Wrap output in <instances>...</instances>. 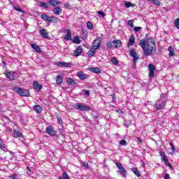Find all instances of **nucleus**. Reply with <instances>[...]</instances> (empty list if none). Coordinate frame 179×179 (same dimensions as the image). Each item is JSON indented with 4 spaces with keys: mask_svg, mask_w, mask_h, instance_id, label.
<instances>
[{
    "mask_svg": "<svg viewBox=\"0 0 179 179\" xmlns=\"http://www.w3.org/2000/svg\"><path fill=\"white\" fill-rule=\"evenodd\" d=\"M33 87L38 92H40V90L43 89V86L41 84H38V82L37 81H34Z\"/></svg>",
    "mask_w": 179,
    "mask_h": 179,
    "instance_id": "14",
    "label": "nucleus"
},
{
    "mask_svg": "<svg viewBox=\"0 0 179 179\" xmlns=\"http://www.w3.org/2000/svg\"><path fill=\"white\" fill-rule=\"evenodd\" d=\"M13 91L17 93L20 96H22L24 97H29V96H30V92L26 89L14 87Z\"/></svg>",
    "mask_w": 179,
    "mask_h": 179,
    "instance_id": "2",
    "label": "nucleus"
},
{
    "mask_svg": "<svg viewBox=\"0 0 179 179\" xmlns=\"http://www.w3.org/2000/svg\"><path fill=\"white\" fill-rule=\"evenodd\" d=\"M57 66H59V68H71L72 66V63L71 62H57L56 64Z\"/></svg>",
    "mask_w": 179,
    "mask_h": 179,
    "instance_id": "9",
    "label": "nucleus"
},
{
    "mask_svg": "<svg viewBox=\"0 0 179 179\" xmlns=\"http://www.w3.org/2000/svg\"><path fill=\"white\" fill-rule=\"evenodd\" d=\"M84 93L85 94H86V96H89V94H90V92H89V90H84Z\"/></svg>",
    "mask_w": 179,
    "mask_h": 179,
    "instance_id": "51",
    "label": "nucleus"
},
{
    "mask_svg": "<svg viewBox=\"0 0 179 179\" xmlns=\"http://www.w3.org/2000/svg\"><path fill=\"white\" fill-rule=\"evenodd\" d=\"M63 80H64L62 79V78L60 76H58L56 78V82H57V85H61V83H62Z\"/></svg>",
    "mask_w": 179,
    "mask_h": 179,
    "instance_id": "33",
    "label": "nucleus"
},
{
    "mask_svg": "<svg viewBox=\"0 0 179 179\" xmlns=\"http://www.w3.org/2000/svg\"><path fill=\"white\" fill-rule=\"evenodd\" d=\"M169 145L172 149V152L173 153H174L176 152V148L174 147V144H173V143H169Z\"/></svg>",
    "mask_w": 179,
    "mask_h": 179,
    "instance_id": "43",
    "label": "nucleus"
},
{
    "mask_svg": "<svg viewBox=\"0 0 179 179\" xmlns=\"http://www.w3.org/2000/svg\"><path fill=\"white\" fill-rule=\"evenodd\" d=\"M27 169L29 170V171H31V170H30L29 167H27Z\"/></svg>",
    "mask_w": 179,
    "mask_h": 179,
    "instance_id": "55",
    "label": "nucleus"
},
{
    "mask_svg": "<svg viewBox=\"0 0 179 179\" xmlns=\"http://www.w3.org/2000/svg\"><path fill=\"white\" fill-rule=\"evenodd\" d=\"M164 179H170V175L169 173H166L164 176Z\"/></svg>",
    "mask_w": 179,
    "mask_h": 179,
    "instance_id": "50",
    "label": "nucleus"
},
{
    "mask_svg": "<svg viewBox=\"0 0 179 179\" xmlns=\"http://www.w3.org/2000/svg\"><path fill=\"white\" fill-rule=\"evenodd\" d=\"M97 13H98V15H100L102 17H104V16H106V13H104V12H103V11L99 10V11H97Z\"/></svg>",
    "mask_w": 179,
    "mask_h": 179,
    "instance_id": "44",
    "label": "nucleus"
},
{
    "mask_svg": "<svg viewBox=\"0 0 179 179\" xmlns=\"http://www.w3.org/2000/svg\"><path fill=\"white\" fill-rule=\"evenodd\" d=\"M75 110H80V111H90L89 106H85L83 103H76L73 106Z\"/></svg>",
    "mask_w": 179,
    "mask_h": 179,
    "instance_id": "4",
    "label": "nucleus"
},
{
    "mask_svg": "<svg viewBox=\"0 0 179 179\" xmlns=\"http://www.w3.org/2000/svg\"><path fill=\"white\" fill-rule=\"evenodd\" d=\"M46 134H48V135H50V136H55V131H54V129L52 128V127L49 126L46 128L45 130Z\"/></svg>",
    "mask_w": 179,
    "mask_h": 179,
    "instance_id": "12",
    "label": "nucleus"
},
{
    "mask_svg": "<svg viewBox=\"0 0 179 179\" xmlns=\"http://www.w3.org/2000/svg\"><path fill=\"white\" fill-rule=\"evenodd\" d=\"M87 27L89 30H92V29H93V24L90 21H88L87 22Z\"/></svg>",
    "mask_w": 179,
    "mask_h": 179,
    "instance_id": "36",
    "label": "nucleus"
},
{
    "mask_svg": "<svg viewBox=\"0 0 179 179\" xmlns=\"http://www.w3.org/2000/svg\"><path fill=\"white\" fill-rule=\"evenodd\" d=\"M168 51L169 52V57H174V55H176V53H174V48H173V47L169 46Z\"/></svg>",
    "mask_w": 179,
    "mask_h": 179,
    "instance_id": "24",
    "label": "nucleus"
},
{
    "mask_svg": "<svg viewBox=\"0 0 179 179\" xmlns=\"http://www.w3.org/2000/svg\"><path fill=\"white\" fill-rule=\"evenodd\" d=\"M57 121L59 122V124H62V119L61 117H57Z\"/></svg>",
    "mask_w": 179,
    "mask_h": 179,
    "instance_id": "52",
    "label": "nucleus"
},
{
    "mask_svg": "<svg viewBox=\"0 0 179 179\" xmlns=\"http://www.w3.org/2000/svg\"><path fill=\"white\" fill-rule=\"evenodd\" d=\"M164 106H166V101L159 99L155 102L154 107H155V110H162V108H164Z\"/></svg>",
    "mask_w": 179,
    "mask_h": 179,
    "instance_id": "6",
    "label": "nucleus"
},
{
    "mask_svg": "<svg viewBox=\"0 0 179 179\" xmlns=\"http://www.w3.org/2000/svg\"><path fill=\"white\" fill-rule=\"evenodd\" d=\"M95 54H96V49H94L93 48H91L87 52L88 57H94Z\"/></svg>",
    "mask_w": 179,
    "mask_h": 179,
    "instance_id": "23",
    "label": "nucleus"
},
{
    "mask_svg": "<svg viewBox=\"0 0 179 179\" xmlns=\"http://www.w3.org/2000/svg\"><path fill=\"white\" fill-rule=\"evenodd\" d=\"M41 19H43V20H45V22H50V17L48 15H45V14H42L41 15Z\"/></svg>",
    "mask_w": 179,
    "mask_h": 179,
    "instance_id": "29",
    "label": "nucleus"
},
{
    "mask_svg": "<svg viewBox=\"0 0 179 179\" xmlns=\"http://www.w3.org/2000/svg\"><path fill=\"white\" fill-rule=\"evenodd\" d=\"M39 6L40 8H45V9L50 7V6H48V3L42 1H39Z\"/></svg>",
    "mask_w": 179,
    "mask_h": 179,
    "instance_id": "26",
    "label": "nucleus"
},
{
    "mask_svg": "<svg viewBox=\"0 0 179 179\" xmlns=\"http://www.w3.org/2000/svg\"><path fill=\"white\" fill-rule=\"evenodd\" d=\"M90 71L92 72H94V73H100L101 72L100 69H99V67H95V68L92 67L90 69Z\"/></svg>",
    "mask_w": 179,
    "mask_h": 179,
    "instance_id": "30",
    "label": "nucleus"
},
{
    "mask_svg": "<svg viewBox=\"0 0 179 179\" xmlns=\"http://www.w3.org/2000/svg\"><path fill=\"white\" fill-rule=\"evenodd\" d=\"M0 149L2 150H6V147H5V144L2 143V139L0 138Z\"/></svg>",
    "mask_w": 179,
    "mask_h": 179,
    "instance_id": "37",
    "label": "nucleus"
},
{
    "mask_svg": "<svg viewBox=\"0 0 179 179\" xmlns=\"http://www.w3.org/2000/svg\"><path fill=\"white\" fill-rule=\"evenodd\" d=\"M83 167H85V169H89V164L87 162H83Z\"/></svg>",
    "mask_w": 179,
    "mask_h": 179,
    "instance_id": "47",
    "label": "nucleus"
},
{
    "mask_svg": "<svg viewBox=\"0 0 179 179\" xmlns=\"http://www.w3.org/2000/svg\"><path fill=\"white\" fill-rule=\"evenodd\" d=\"M175 26L177 29H178L179 30V18H177L176 20H175Z\"/></svg>",
    "mask_w": 179,
    "mask_h": 179,
    "instance_id": "41",
    "label": "nucleus"
},
{
    "mask_svg": "<svg viewBox=\"0 0 179 179\" xmlns=\"http://www.w3.org/2000/svg\"><path fill=\"white\" fill-rule=\"evenodd\" d=\"M2 111V106L0 105V113Z\"/></svg>",
    "mask_w": 179,
    "mask_h": 179,
    "instance_id": "54",
    "label": "nucleus"
},
{
    "mask_svg": "<svg viewBox=\"0 0 179 179\" xmlns=\"http://www.w3.org/2000/svg\"><path fill=\"white\" fill-rule=\"evenodd\" d=\"M122 45V43L121 42V40H116L113 41H109L106 44V47L108 48H118Z\"/></svg>",
    "mask_w": 179,
    "mask_h": 179,
    "instance_id": "3",
    "label": "nucleus"
},
{
    "mask_svg": "<svg viewBox=\"0 0 179 179\" xmlns=\"http://www.w3.org/2000/svg\"><path fill=\"white\" fill-rule=\"evenodd\" d=\"M59 3L58 0H49V5H50V6H57V5H59Z\"/></svg>",
    "mask_w": 179,
    "mask_h": 179,
    "instance_id": "22",
    "label": "nucleus"
},
{
    "mask_svg": "<svg viewBox=\"0 0 179 179\" xmlns=\"http://www.w3.org/2000/svg\"><path fill=\"white\" fill-rule=\"evenodd\" d=\"M73 43H74L75 44H80V38H79L78 36H76L73 38Z\"/></svg>",
    "mask_w": 179,
    "mask_h": 179,
    "instance_id": "31",
    "label": "nucleus"
},
{
    "mask_svg": "<svg viewBox=\"0 0 179 179\" xmlns=\"http://www.w3.org/2000/svg\"><path fill=\"white\" fill-rule=\"evenodd\" d=\"M66 33L67 34L64 36V39L67 41L72 40V34L71 32V30L67 29Z\"/></svg>",
    "mask_w": 179,
    "mask_h": 179,
    "instance_id": "19",
    "label": "nucleus"
},
{
    "mask_svg": "<svg viewBox=\"0 0 179 179\" xmlns=\"http://www.w3.org/2000/svg\"><path fill=\"white\" fill-rule=\"evenodd\" d=\"M141 27H134V31H136V32H138V31H139V30H141Z\"/></svg>",
    "mask_w": 179,
    "mask_h": 179,
    "instance_id": "49",
    "label": "nucleus"
},
{
    "mask_svg": "<svg viewBox=\"0 0 179 179\" xmlns=\"http://www.w3.org/2000/svg\"><path fill=\"white\" fill-rule=\"evenodd\" d=\"M148 2H152L154 5H157V6H160V1L159 0H147Z\"/></svg>",
    "mask_w": 179,
    "mask_h": 179,
    "instance_id": "34",
    "label": "nucleus"
},
{
    "mask_svg": "<svg viewBox=\"0 0 179 179\" xmlns=\"http://www.w3.org/2000/svg\"><path fill=\"white\" fill-rule=\"evenodd\" d=\"M59 179H62V178H59Z\"/></svg>",
    "mask_w": 179,
    "mask_h": 179,
    "instance_id": "56",
    "label": "nucleus"
},
{
    "mask_svg": "<svg viewBox=\"0 0 179 179\" xmlns=\"http://www.w3.org/2000/svg\"><path fill=\"white\" fill-rule=\"evenodd\" d=\"M31 48H33L34 50H35V51H36V52H41V48H40V47L34 43H31Z\"/></svg>",
    "mask_w": 179,
    "mask_h": 179,
    "instance_id": "21",
    "label": "nucleus"
},
{
    "mask_svg": "<svg viewBox=\"0 0 179 179\" xmlns=\"http://www.w3.org/2000/svg\"><path fill=\"white\" fill-rule=\"evenodd\" d=\"M138 45L141 47L143 54L145 57H150V55H153L157 50V48L156 47V41L153 37H148L146 39L140 40Z\"/></svg>",
    "mask_w": 179,
    "mask_h": 179,
    "instance_id": "1",
    "label": "nucleus"
},
{
    "mask_svg": "<svg viewBox=\"0 0 179 179\" xmlns=\"http://www.w3.org/2000/svg\"><path fill=\"white\" fill-rule=\"evenodd\" d=\"M130 56L132 57L134 59V62H136V60L138 59L139 56H138V53H136V51L134 50V49H131L129 50Z\"/></svg>",
    "mask_w": 179,
    "mask_h": 179,
    "instance_id": "10",
    "label": "nucleus"
},
{
    "mask_svg": "<svg viewBox=\"0 0 179 179\" xmlns=\"http://www.w3.org/2000/svg\"><path fill=\"white\" fill-rule=\"evenodd\" d=\"M127 24L130 26V27H134V21H132V20H129Z\"/></svg>",
    "mask_w": 179,
    "mask_h": 179,
    "instance_id": "45",
    "label": "nucleus"
},
{
    "mask_svg": "<svg viewBox=\"0 0 179 179\" xmlns=\"http://www.w3.org/2000/svg\"><path fill=\"white\" fill-rule=\"evenodd\" d=\"M124 6H126L127 8H131V6H133V5H132V3L129 1H125Z\"/></svg>",
    "mask_w": 179,
    "mask_h": 179,
    "instance_id": "39",
    "label": "nucleus"
},
{
    "mask_svg": "<svg viewBox=\"0 0 179 179\" xmlns=\"http://www.w3.org/2000/svg\"><path fill=\"white\" fill-rule=\"evenodd\" d=\"M137 141L140 143H142V138H137Z\"/></svg>",
    "mask_w": 179,
    "mask_h": 179,
    "instance_id": "53",
    "label": "nucleus"
},
{
    "mask_svg": "<svg viewBox=\"0 0 179 179\" xmlns=\"http://www.w3.org/2000/svg\"><path fill=\"white\" fill-rule=\"evenodd\" d=\"M116 166L120 170V173H122L123 177H127V171L122 166V164L120 162H116L115 163Z\"/></svg>",
    "mask_w": 179,
    "mask_h": 179,
    "instance_id": "8",
    "label": "nucleus"
},
{
    "mask_svg": "<svg viewBox=\"0 0 179 179\" xmlns=\"http://www.w3.org/2000/svg\"><path fill=\"white\" fill-rule=\"evenodd\" d=\"M83 51L82 46H78L74 52V57H79Z\"/></svg>",
    "mask_w": 179,
    "mask_h": 179,
    "instance_id": "16",
    "label": "nucleus"
},
{
    "mask_svg": "<svg viewBox=\"0 0 179 179\" xmlns=\"http://www.w3.org/2000/svg\"><path fill=\"white\" fill-rule=\"evenodd\" d=\"M131 171H133V173H134L137 177H141V172H139L138 168H132Z\"/></svg>",
    "mask_w": 179,
    "mask_h": 179,
    "instance_id": "27",
    "label": "nucleus"
},
{
    "mask_svg": "<svg viewBox=\"0 0 179 179\" xmlns=\"http://www.w3.org/2000/svg\"><path fill=\"white\" fill-rule=\"evenodd\" d=\"M40 34L43 37V38H48V33L45 29H41Z\"/></svg>",
    "mask_w": 179,
    "mask_h": 179,
    "instance_id": "18",
    "label": "nucleus"
},
{
    "mask_svg": "<svg viewBox=\"0 0 179 179\" xmlns=\"http://www.w3.org/2000/svg\"><path fill=\"white\" fill-rule=\"evenodd\" d=\"M64 7L68 8V9H71V8H72V6L67 3L64 4Z\"/></svg>",
    "mask_w": 179,
    "mask_h": 179,
    "instance_id": "48",
    "label": "nucleus"
},
{
    "mask_svg": "<svg viewBox=\"0 0 179 179\" xmlns=\"http://www.w3.org/2000/svg\"><path fill=\"white\" fill-rule=\"evenodd\" d=\"M15 10H17V12H20L21 13H23V10L19 7L14 6Z\"/></svg>",
    "mask_w": 179,
    "mask_h": 179,
    "instance_id": "42",
    "label": "nucleus"
},
{
    "mask_svg": "<svg viewBox=\"0 0 179 179\" xmlns=\"http://www.w3.org/2000/svg\"><path fill=\"white\" fill-rule=\"evenodd\" d=\"M13 138H23V134L19 130H14L13 132Z\"/></svg>",
    "mask_w": 179,
    "mask_h": 179,
    "instance_id": "15",
    "label": "nucleus"
},
{
    "mask_svg": "<svg viewBox=\"0 0 179 179\" xmlns=\"http://www.w3.org/2000/svg\"><path fill=\"white\" fill-rule=\"evenodd\" d=\"M6 76L8 79H10V80H15V78H16V73L10 71L6 73Z\"/></svg>",
    "mask_w": 179,
    "mask_h": 179,
    "instance_id": "13",
    "label": "nucleus"
},
{
    "mask_svg": "<svg viewBox=\"0 0 179 179\" xmlns=\"http://www.w3.org/2000/svg\"><path fill=\"white\" fill-rule=\"evenodd\" d=\"M148 69L150 71V72H149L150 78H154V76H155V71L156 69V67L153 64H149Z\"/></svg>",
    "mask_w": 179,
    "mask_h": 179,
    "instance_id": "11",
    "label": "nucleus"
},
{
    "mask_svg": "<svg viewBox=\"0 0 179 179\" xmlns=\"http://www.w3.org/2000/svg\"><path fill=\"white\" fill-rule=\"evenodd\" d=\"M10 178L12 179H19V176L17 174H12Z\"/></svg>",
    "mask_w": 179,
    "mask_h": 179,
    "instance_id": "46",
    "label": "nucleus"
},
{
    "mask_svg": "<svg viewBox=\"0 0 179 179\" xmlns=\"http://www.w3.org/2000/svg\"><path fill=\"white\" fill-rule=\"evenodd\" d=\"M101 38L100 37H97L92 43V48L94 50H99L101 45Z\"/></svg>",
    "mask_w": 179,
    "mask_h": 179,
    "instance_id": "7",
    "label": "nucleus"
},
{
    "mask_svg": "<svg viewBox=\"0 0 179 179\" xmlns=\"http://www.w3.org/2000/svg\"><path fill=\"white\" fill-rule=\"evenodd\" d=\"M53 12H54L55 15H59V13H61V12H62V10L61 9V8L57 7L53 9Z\"/></svg>",
    "mask_w": 179,
    "mask_h": 179,
    "instance_id": "28",
    "label": "nucleus"
},
{
    "mask_svg": "<svg viewBox=\"0 0 179 179\" xmlns=\"http://www.w3.org/2000/svg\"><path fill=\"white\" fill-rule=\"evenodd\" d=\"M134 44H135V36L131 35L129 39L127 47H129L130 45H134Z\"/></svg>",
    "mask_w": 179,
    "mask_h": 179,
    "instance_id": "17",
    "label": "nucleus"
},
{
    "mask_svg": "<svg viewBox=\"0 0 179 179\" xmlns=\"http://www.w3.org/2000/svg\"><path fill=\"white\" fill-rule=\"evenodd\" d=\"M120 144L122 145V146H127V141L125 140H121L120 141Z\"/></svg>",
    "mask_w": 179,
    "mask_h": 179,
    "instance_id": "40",
    "label": "nucleus"
},
{
    "mask_svg": "<svg viewBox=\"0 0 179 179\" xmlns=\"http://www.w3.org/2000/svg\"><path fill=\"white\" fill-rule=\"evenodd\" d=\"M49 22H54L55 23H57V22H58V17H55V16L50 17Z\"/></svg>",
    "mask_w": 179,
    "mask_h": 179,
    "instance_id": "32",
    "label": "nucleus"
},
{
    "mask_svg": "<svg viewBox=\"0 0 179 179\" xmlns=\"http://www.w3.org/2000/svg\"><path fill=\"white\" fill-rule=\"evenodd\" d=\"M159 155H160L163 162H164L165 166H167V167H169V169H173L171 164H170V162H169V158H167V155H166V152H164V151H160Z\"/></svg>",
    "mask_w": 179,
    "mask_h": 179,
    "instance_id": "5",
    "label": "nucleus"
},
{
    "mask_svg": "<svg viewBox=\"0 0 179 179\" xmlns=\"http://www.w3.org/2000/svg\"><path fill=\"white\" fill-rule=\"evenodd\" d=\"M34 110H35V111H36V113H40L43 111V108H41V106H40L38 105H36L34 106Z\"/></svg>",
    "mask_w": 179,
    "mask_h": 179,
    "instance_id": "25",
    "label": "nucleus"
},
{
    "mask_svg": "<svg viewBox=\"0 0 179 179\" xmlns=\"http://www.w3.org/2000/svg\"><path fill=\"white\" fill-rule=\"evenodd\" d=\"M111 62L113 64V65H117V64H118V60H117V57H113L111 59Z\"/></svg>",
    "mask_w": 179,
    "mask_h": 179,
    "instance_id": "38",
    "label": "nucleus"
},
{
    "mask_svg": "<svg viewBox=\"0 0 179 179\" xmlns=\"http://www.w3.org/2000/svg\"><path fill=\"white\" fill-rule=\"evenodd\" d=\"M77 76L79 77L82 80H85V79H87V76L82 71H80L77 73Z\"/></svg>",
    "mask_w": 179,
    "mask_h": 179,
    "instance_id": "20",
    "label": "nucleus"
},
{
    "mask_svg": "<svg viewBox=\"0 0 179 179\" xmlns=\"http://www.w3.org/2000/svg\"><path fill=\"white\" fill-rule=\"evenodd\" d=\"M66 82H67V83H68L69 85H75V80H73V79H72V78H67Z\"/></svg>",
    "mask_w": 179,
    "mask_h": 179,
    "instance_id": "35",
    "label": "nucleus"
}]
</instances>
